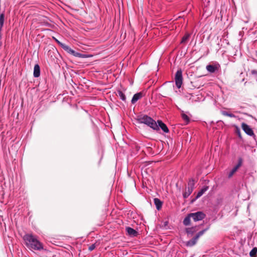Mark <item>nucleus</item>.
I'll return each mask as SVG.
<instances>
[{"label": "nucleus", "instance_id": "obj_1", "mask_svg": "<svg viewBox=\"0 0 257 257\" xmlns=\"http://www.w3.org/2000/svg\"><path fill=\"white\" fill-rule=\"evenodd\" d=\"M23 239L28 248L37 250L43 249V244L33 234H26L24 236Z\"/></svg>", "mask_w": 257, "mask_h": 257}, {"label": "nucleus", "instance_id": "obj_2", "mask_svg": "<svg viewBox=\"0 0 257 257\" xmlns=\"http://www.w3.org/2000/svg\"><path fill=\"white\" fill-rule=\"evenodd\" d=\"M137 120L141 123H144L155 131H159V128L156 121L152 117L146 114H141L137 116Z\"/></svg>", "mask_w": 257, "mask_h": 257}, {"label": "nucleus", "instance_id": "obj_3", "mask_svg": "<svg viewBox=\"0 0 257 257\" xmlns=\"http://www.w3.org/2000/svg\"><path fill=\"white\" fill-rule=\"evenodd\" d=\"M208 229L209 228L208 227L198 232L194 237L187 241V245L190 246L194 245L197 243L200 237L203 235L205 232H206L208 230Z\"/></svg>", "mask_w": 257, "mask_h": 257}, {"label": "nucleus", "instance_id": "obj_4", "mask_svg": "<svg viewBox=\"0 0 257 257\" xmlns=\"http://www.w3.org/2000/svg\"><path fill=\"white\" fill-rule=\"evenodd\" d=\"M175 80L176 86L178 88H180L181 87L183 80L182 71L181 69L178 70L176 72L175 74Z\"/></svg>", "mask_w": 257, "mask_h": 257}, {"label": "nucleus", "instance_id": "obj_5", "mask_svg": "<svg viewBox=\"0 0 257 257\" xmlns=\"http://www.w3.org/2000/svg\"><path fill=\"white\" fill-rule=\"evenodd\" d=\"M190 216H192L193 220L196 222L203 219L205 217V214L202 211H198L190 213Z\"/></svg>", "mask_w": 257, "mask_h": 257}, {"label": "nucleus", "instance_id": "obj_6", "mask_svg": "<svg viewBox=\"0 0 257 257\" xmlns=\"http://www.w3.org/2000/svg\"><path fill=\"white\" fill-rule=\"evenodd\" d=\"M242 160L241 158L238 159V164L233 167V168L229 172L228 174V177L230 178L234 174V173L237 171L239 168L242 165Z\"/></svg>", "mask_w": 257, "mask_h": 257}, {"label": "nucleus", "instance_id": "obj_7", "mask_svg": "<svg viewBox=\"0 0 257 257\" xmlns=\"http://www.w3.org/2000/svg\"><path fill=\"white\" fill-rule=\"evenodd\" d=\"M241 127L243 131L248 135L250 136H253L254 133L250 127L249 125L246 124V123L243 122L241 124Z\"/></svg>", "mask_w": 257, "mask_h": 257}, {"label": "nucleus", "instance_id": "obj_8", "mask_svg": "<svg viewBox=\"0 0 257 257\" xmlns=\"http://www.w3.org/2000/svg\"><path fill=\"white\" fill-rule=\"evenodd\" d=\"M156 122L159 129L160 128L165 133H169V130L167 126L161 120L159 119Z\"/></svg>", "mask_w": 257, "mask_h": 257}, {"label": "nucleus", "instance_id": "obj_9", "mask_svg": "<svg viewBox=\"0 0 257 257\" xmlns=\"http://www.w3.org/2000/svg\"><path fill=\"white\" fill-rule=\"evenodd\" d=\"M144 96V93L142 91L136 93L134 95L131 100V103L132 104H135L139 100L141 99Z\"/></svg>", "mask_w": 257, "mask_h": 257}, {"label": "nucleus", "instance_id": "obj_10", "mask_svg": "<svg viewBox=\"0 0 257 257\" xmlns=\"http://www.w3.org/2000/svg\"><path fill=\"white\" fill-rule=\"evenodd\" d=\"M198 226H195L191 227H188L186 228V232L188 235H193L194 233L196 232L198 230Z\"/></svg>", "mask_w": 257, "mask_h": 257}, {"label": "nucleus", "instance_id": "obj_11", "mask_svg": "<svg viewBox=\"0 0 257 257\" xmlns=\"http://www.w3.org/2000/svg\"><path fill=\"white\" fill-rule=\"evenodd\" d=\"M219 65H208L206 66V69L210 73H214L216 71L218 70Z\"/></svg>", "mask_w": 257, "mask_h": 257}, {"label": "nucleus", "instance_id": "obj_12", "mask_svg": "<svg viewBox=\"0 0 257 257\" xmlns=\"http://www.w3.org/2000/svg\"><path fill=\"white\" fill-rule=\"evenodd\" d=\"M61 46L63 48L64 50H65L66 51H67L68 53L75 56L76 51L72 49L70 47H69L68 45H66L64 44H61Z\"/></svg>", "mask_w": 257, "mask_h": 257}, {"label": "nucleus", "instance_id": "obj_13", "mask_svg": "<svg viewBox=\"0 0 257 257\" xmlns=\"http://www.w3.org/2000/svg\"><path fill=\"white\" fill-rule=\"evenodd\" d=\"M61 46L63 48L64 50H65L66 51H67L68 53L75 56L76 51L72 49L70 47H69L68 45H66L64 44H61Z\"/></svg>", "mask_w": 257, "mask_h": 257}, {"label": "nucleus", "instance_id": "obj_14", "mask_svg": "<svg viewBox=\"0 0 257 257\" xmlns=\"http://www.w3.org/2000/svg\"><path fill=\"white\" fill-rule=\"evenodd\" d=\"M125 230L127 234L131 236H136L138 235V232L134 229L130 227H126Z\"/></svg>", "mask_w": 257, "mask_h": 257}, {"label": "nucleus", "instance_id": "obj_15", "mask_svg": "<svg viewBox=\"0 0 257 257\" xmlns=\"http://www.w3.org/2000/svg\"><path fill=\"white\" fill-rule=\"evenodd\" d=\"M34 76L35 77H38L40 75V68L38 64H36L34 69Z\"/></svg>", "mask_w": 257, "mask_h": 257}, {"label": "nucleus", "instance_id": "obj_16", "mask_svg": "<svg viewBox=\"0 0 257 257\" xmlns=\"http://www.w3.org/2000/svg\"><path fill=\"white\" fill-rule=\"evenodd\" d=\"M117 96L119 97L122 101L125 102L126 101V96L124 93L121 91V90H117L116 93Z\"/></svg>", "mask_w": 257, "mask_h": 257}, {"label": "nucleus", "instance_id": "obj_17", "mask_svg": "<svg viewBox=\"0 0 257 257\" xmlns=\"http://www.w3.org/2000/svg\"><path fill=\"white\" fill-rule=\"evenodd\" d=\"M154 203L156 206V208L159 210L162 206V201L158 198H155L154 199Z\"/></svg>", "mask_w": 257, "mask_h": 257}, {"label": "nucleus", "instance_id": "obj_18", "mask_svg": "<svg viewBox=\"0 0 257 257\" xmlns=\"http://www.w3.org/2000/svg\"><path fill=\"white\" fill-rule=\"evenodd\" d=\"M191 218L192 216H190V213L187 215V216L184 218L183 220V224L185 226H188L191 223Z\"/></svg>", "mask_w": 257, "mask_h": 257}, {"label": "nucleus", "instance_id": "obj_19", "mask_svg": "<svg viewBox=\"0 0 257 257\" xmlns=\"http://www.w3.org/2000/svg\"><path fill=\"white\" fill-rule=\"evenodd\" d=\"M193 190L191 189H190V188H187L185 191L183 193V197L184 198H187L191 194V193L192 192Z\"/></svg>", "mask_w": 257, "mask_h": 257}, {"label": "nucleus", "instance_id": "obj_20", "mask_svg": "<svg viewBox=\"0 0 257 257\" xmlns=\"http://www.w3.org/2000/svg\"><path fill=\"white\" fill-rule=\"evenodd\" d=\"M195 181L194 180V179H193V178L190 179L188 183V188L193 190L194 187L195 185Z\"/></svg>", "mask_w": 257, "mask_h": 257}, {"label": "nucleus", "instance_id": "obj_21", "mask_svg": "<svg viewBox=\"0 0 257 257\" xmlns=\"http://www.w3.org/2000/svg\"><path fill=\"white\" fill-rule=\"evenodd\" d=\"M181 117L182 119L185 121V124H188L190 121L189 117L186 115V113H181Z\"/></svg>", "mask_w": 257, "mask_h": 257}, {"label": "nucleus", "instance_id": "obj_22", "mask_svg": "<svg viewBox=\"0 0 257 257\" xmlns=\"http://www.w3.org/2000/svg\"><path fill=\"white\" fill-rule=\"evenodd\" d=\"M257 253V248L253 247L249 252L251 257H255Z\"/></svg>", "mask_w": 257, "mask_h": 257}, {"label": "nucleus", "instance_id": "obj_23", "mask_svg": "<svg viewBox=\"0 0 257 257\" xmlns=\"http://www.w3.org/2000/svg\"><path fill=\"white\" fill-rule=\"evenodd\" d=\"M250 73L252 76L253 78L255 79L257 81V70H252L250 71Z\"/></svg>", "mask_w": 257, "mask_h": 257}, {"label": "nucleus", "instance_id": "obj_24", "mask_svg": "<svg viewBox=\"0 0 257 257\" xmlns=\"http://www.w3.org/2000/svg\"><path fill=\"white\" fill-rule=\"evenodd\" d=\"M190 37V34H186L183 38L181 41V43H185L186 42L189 38Z\"/></svg>", "mask_w": 257, "mask_h": 257}, {"label": "nucleus", "instance_id": "obj_25", "mask_svg": "<svg viewBox=\"0 0 257 257\" xmlns=\"http://www.w3.org/2000/svg\"><path fill=\"white\" fill-rule=\"evenodd\" d=\"M4 23V14H2L0 15V25L1 27H3Z\"/></svg>", "mask_w": 257, "mask_h": 257}, {"label": "nucleus", "instance_id": "obj_26", "mask_svg": "<svg viewBox=\"0 0 257 257\" xmlns=\"http://www.w3.org/2000/svg\"><path fill=\"white\" fill-rule=\"evenodd\" d=\"M74 56L77 57H79V58H86V57L85 55L79 53L77 52H76Z\"/></svg>", "mask_w": 257, "mask_h": 257}, {"label": "nucleus", "instance_id": "obj_27", "mask_svg": "<svg viewBox=\"0 0 257 257\" xmlns=\"http://www.w3.org/2000/svg\"><path fill=\"white\" fill-rule=\"evenodd\" d=\"M209 188L208 186H204L200 191L204 194Z\"/></svg>", "mask_w": 257, "mask_h": 257}, {"label": "nucleus", "instance_id": "obj_28", "mask_svg": "<svg viewBox=\"0 0 257 257\" xmlns=\"http://www.w3.org/2000/svg\"><path fill=\"white\" fill-rule=\"evenodd\" d=\"M95 244H92L89 247L88 249L89 251H92L95 248Z\"/></svg>", "mask_w": 257, "mask_h": 257}, {"label": "nucleus", "instance_id": "obj_29", "mask_svg": "<svg viewBox=\"0 0 257 257\" xmlns=\"http://www.w3.org/2000/svg\"><path fill=\"white\" fill-rule=\"evenodd\" d=\"M203 194V193L201 191H200L196 195V198H199L200 197H201L202 195Z\"/></svg>", "mask_w": 257, "mask_h": 257}, {"label": "nucleus", "instance_id": "obj_30", "mask_svg": "<svg viewBox=\"0 0 257 257\" xmlns=\"http://www.w3.org/2000/svg\"><path fill=\"white\" fill-rule=\"evenodd\" d=\"M203 194V193L201 191H200L196 195V198H199L200 197H201L202 195Z\"/></svg>", "mask_w": 257, "mask_h": 257}, {"label": "nucleus", "instance_id": "obj_31", "mask_svg": "<svg viewBox=\"0 0 257 257\" xmlns=\"http://www.w3.org/2000/svg\"><path fill=\"white\" fill-rule=\"evenodd\" d=\"M224 114L226 115L227 116H230V117H234V115L233 113H224Z\"/></svg>", "mask_w": 257, "mask_h": 257}, {"label": "nucleus", "instance_id": "obj_32", "mask_svg": "<svg viewBox=\"0 0 257 257\" xmlns=\"http://www.w3.org/2000/svg\"><path fill=\"white\" fill-rule=\"evenodd\" d=\"M236 133L239 138H241V133L239 129L237 128Z\"/></svg>", "mask_w": 257, "mask_h": 257}, {"label": "nucleus", "instance_id": "obj_33", "mask_svg": "<svg viewBox=\"0 0 257 257\" xmlns=\"http://www.w3.org/2000/svg\"><path fill=\"white\" fill-rule=\"evenodd\" d=\"M55 40H56V41L59 43V44H60L61 45V43H60L58 40H57L55 38Z\"/></svg>", "mask_w": 257, "mask_h": 257}]
</instances>
